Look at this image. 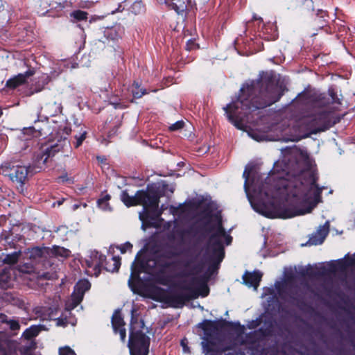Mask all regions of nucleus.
<instances>
[{
  "label": "nucleus",
  "mask_w": 355,
  "mask_h": 355,
  "mask_svg": "<svg viewBox=\"0 0 355 355\" xmlns=\"http://www.w3.org/2000/svg\"><path fill=\"white\" fill-rule=\"evenodd\" d=\"M243 177L244 189L252 209L270 218H289L310 213L321 202L325 187L317 184L318 176L306 150L285 149L265 179L259 182L253 166L247 165Z\"/></svg>",
  "instance_id": "f257e3e1"
},
{
  "label": "nucleus",
  "mask_w": 355,
  "mask_h": 355,
  "mask_svg": "<svg viewBox=\"0 0 355 355\" xmlns=\"http://www.w3.org/2000/svg\"><path fill=\"white\" fill-rule=\"evenodd\" d=\"M139 254L136 256L135 261L131 265V276L128 280L130 283L132 278L138 275L141 271L150 272L151 269L155 268L154 275L155 281L162 285L178 288L185 292L184 295H170L166 297V293L161 288H156L152 297L157 301L167 300L173 306L180 307L186 300L196 299L199 296L206 297L209 293L207 280L196 276L197 268L189 270L191 262H188L184 269L181 271L176 270V262H168L162 259H149L146 262L140 263V269L137 270Z\"/></svg>",
  "instance_id": "f03ea898"
},
{
  "label": "nucleus",
  "mask_w": 355,
  "mask_h": 355,
  "mask_svg": "<svg viewBox=\"0 0 355 355\" xmlns=\"http://www.w3.org/2000/svg\"><path fill=\"white\" fill-rule=\"evenodd\" d=\"M239 98L225 107L230 121L238 129L245 130L257 123L258 110L277 102L281 96L278 85L272 80L252 81L241 88Z\"/></svg>",
  "instance_id": "7ed1b4c3"
},
{
  "label": "nucleus",
  "mask_w": 355,
  "mask_h": 355,
  "mask_svg": "<svg viewBox=\"0 0 355 355\" xmlns=\"http://www.w3.org/2000/svg\"><path fill=\"white\" fill-rule=\"evenodd\" d=\"M121 199L127 207L143 205V211L139 213V218L142 223L141 228L144 230L149 227H160L163 225L164 230L168 231L167 238L170 242H184L189 231L180 226V220L187 217L185 205L171 206L169 212L174 216V220L173 222H164L160 217L164 208L163 205L160 209L158 208L159 196L153 187H148L146 191H138L133 196H129L126 191H123Z\"/></svg>",
  "instance_id": "20e7f679"
},
{
  "label": "nucleus",
  "mask_w": 355,
  "mask_h": 355,
  "mask_svg": "<svg viewBox=\"0 0 355 355\" xmlns=\"http://www.w3.org/2000/svg\"><path fill=\"white\" fill-rule=\"evenodd\" d=\"M329 94L331 103L324 98L306 103L298 121L299 128L316 134L327 130L335 123L334 112L338 110L340 101L335 96L333 89H329Z\"/></svg>",
  "instance_id": "39448f33"
},
{
  "label": "nucleus",
  "mask_w": 355,
  "mask_h": 355,
  "mask_svg": "<svg viewBox=\"0 0 355 355\" xmlns=\"http://www.w3.org/2000/svg\"><path fill=\"white\" fill-rule=\"evenodd\" d=\"M207 229L209 234L207 254L217 268L224 258L225 246L231 243L232 238L222 227V218L218 212L208 217Z\"/></svg>",
  "instance_id": "423d86ee"
},
{
  "label": "nucleus",
  "mask_w": 355,
  "mask_h": 355,
  "mask_svg": "<svg viewBox=\"0 0 355 355\" xmlns=\"http://www.w3.org/2000/svg\"><path fill=\"white\" fill-rule=\"evenodd\" d=\"M91 284L87 279L80 280L75 286L71 297L67 301L65 304L66 312L61 318L56 319L57 326L65 327L68 324L74 326L76 323L75 318L67 319V314H71L70 311L75 309L83 300L85 293L90 288Z\"/></svg>",
  "instance_id": "0eeeda50"
},
{
  "label": "nucleus",
  "mask_w": 355,
  "mask_h": 355,
  "mask_svg": "<svg viewBox=\"0 0 355 355\" xmlns=\"http://www.w3.org/2000/svg\"><path fill=\"white\" fill-rule=\"evenodd\" d=\"M295 269L292 268H285L284 271V279L281 281L276 282L274 288H267L264 289V293L262 295L263 297H266L268 305L270 303L276 302L278 299L277 296L280 298H285L286 295L290 291L291 285L295 279Z\"/></svg>",
  "instance_id": "6e6552de"
},
{
  "label": "nucleus",
  "mask_w": 355,
  "mask_h": 355,
  "mask_svg": "<svg viewBox=\"0 0 355 355\" xmlns=\"http://www.w3.org/2000/svg\"><path fill=\"white\" fill-rule=\"evenodd\" d=\"M105 257L98 252H91L89 259L85 260L88 268L87 272L89 275L98 276L102 267H105L107 271H117L121 265V259L119 257H113L111 260L105 265Z\"/></svg>",
  "instance_id": "1a4fd4ad"
},
{
  "label": "nucleus",
  "mask_w": 355,
  "mask_h": 355,
  "mask_svg": "<svg viewBox=\"0 0 355 355\" xmlns=\"http://www.w3.org/2000/svg\"><path fill=\"white\" fill-rule=\"evenodd\" d=\"M150 338L141 331H134L131 322L130 336L128 341L130 355H148L149 352Z\"/></svg>",
  "instance_id": "9d476101"
},
{
  "label": "nucleus",
  "mask_w": 355,
  "mask_h": 355,
  "mask_svg": "<svg viewBox=\"0 0 355 355\" xmlns=\"http://www.w3.org/2000/svg\"><path fill=\"white\" fill-rule=\"evenodd\" d=\"M63 133L62 135L49 141V143L42 146V155L40 157L42 164H44L47 159L53 156L55 153L60 151L64 146L69 144L67 139V135H69V131L67 128L62 130Z\"/></svg>",
  "instance_id": "9b49d317"
},
{
  "label": "nucleus",
  "mask_w": 355,
  "mask_h": 355,
  "mask_svg": "<svg viewBox=\"0 0 355 355\" xmlns=\"http://www.w3.org/2000/svg\"><path fill=\"white\" fill-rule=\"evenodd\" d=\"M0 173L5 176H8L12 182L22 184L26 180L28 169L25 166H10V164H6L1 167Z\"/></svg>",
  "instance_id": "f8f14e48"
},
{
  "label": "nucleus",
  "mask_w": 355,
  "mask_h": 355,
  "mask_svg": "<svg viewBox=\"0 0 355 355\" xmlns=\"http://www.w3.org/2000/svg\"><path fill=\"white\" fill-rule=\"evenodd\" d=\"M112 325L115 334H119L122 343L126 341L125 322L119 311H116L112 318Z\"/></svg>",
  "instance_id": "ddd939ff"
},
{
  "label": "nucleus",
  "mask_w": 355,
  "mask_h": 355,
  "mask_svg": "<svg viewBox=\"0 0 355 355\" xmlns=\"http://www.w3.org/2000/svg\"><path fill=\"white\" fill-rule=\"evenodd\" d=\"M329 231V223L327 221L320 225L317 231L309 239L307 243L309 245H317L323 243Z\"/></svg>",
  "instance_id": "4468645a"
},
{
  "label": "nucleus",
  "mask_w": 355,
  "mask_h": 355,
  "mask_svg": "<svg viewBox=\"0 0 355 355\" xmlns=\"http://www.w3.org/2000/svg\"><path fill=\"white\" fill-rule=\"evenodd\" d=\"M262 275V272L259 270L252 272H245L243 275V283L248 287H253L254 290H257Z\"/></svg>",
  "instance_id": "2eb2a0df"
},
{
  "label": "nucleus",
  "mask_w": 355,
  "mask_h": 355,
  "mask_svg": "<svg viewBox=\"0 0 355 355\" xmlns=\"http://www.w3.org/2000/svg\"><path fill=\"white\" fill-rule=\"evenodd\" d=\"M15 270L10 266L5 267L0 273V287L7 288L12 285V282L15 279Z\"/></svg>",
  "instance_id": "dca6fc26"
},
{
  "label": "nucleus",
  "mask_w": 355,
  "mask_h": 355,
  "mask_svg": "<svg viewBox=\"0 0 355 355\" xmlns=\"http://www.w3.org/2000/svg\"><path fill=\"white\" fill-rule=\"evenodd\" d=\"M33 74L34 71L33 70H28L25 73H19L13 78H10L6 82V86L9 88L14 89L17 86L23 84L26 81V78Z\"/></svg>",
  "instance_id": "f3484780"
},
{
  "label": "nucleus",
  "mask_w": 355,
  "mask_h": 355,
  "mask_svg": "<svg viewBox=\"0 0 355 355\" xmlns=\"http://www.w3.org/2000/svg\"><path fill=\"white\" fill-rule=\"evenodd\" d=\"M69 254L70 251L68 249L56 245L50 248V251L49 252V257H54L57 258H67Z\"/></svg>",
  "instance_id": "a211bd4d"
},
{
  "label": "nucleus",
  "mask_w": 355,
  "mask_h": 355,
  "mask_svg": "<svg viewBox=\"0 0 355 355\" xmlns=\"http://www.w3.org/2000/svg\"><path fill=\"white\" fill-rule=\"evenodd\" d=\"M50 251V248L44 247V248H33L30 251V257L33 259H37L38 258L49 257V252Z\"/></svg>",
  "instance_id": "6ab92c4d"
},
{
  "label": "nucleus",
  "mask_w": 355,
  "mask_h": 355,
  "mask_svg": "<svg viewBox=\"0 0 355 355\" xmlns=\"http://www.w3.org/2000/svg\"><path fill=\"white\" fill-rule=\"evenodd\" d=\"M42 325H33L26 329V331L23 333V336L26 339H31L37 336L38 334L42 331Z\"/></svg>",
  "instance_id": "aec40b11"
},
{
  "label": "nucleus",
  "mask_w": 355,
  "mask_h": 355,
  "mask_svg": "<svg viewBox=\"0 0 355 355\" xmlns=\"http://www.w3.org/2000/svg\"><path fill=\"white\" fill-rule=\"evenodd\" d=\"M110 200V196L108 194L103 195L101 198H99L97 201L98 207L104 211H111L112 207L109 204V200Z\"/></svg>",
  "instance_id": "412c9836"
},
{
  "label": "nucleus",
  "mask_w": 355,
  "mask_h": 355,
  "mask_svg": "<svg viewBox=\"0 0 355 355\" xmlns=\"http://www.w3.org/2000/svg\"><path fill=\"white\" fill-rule=\"evenodd\" d=\"M338 265L343 270L347 267L355 266V253L352 256H347L344 259L339 260Z\"/></svg>",
  "instance_id": "4be33fe9"
},
{
  "label": "nucleus",
  "mask_w": 355,
  "mask_h": 355,
  "mask_svg": "<svg viewBox=\"0 0 355 355\" xmlns=\"http://www.w3.org/2000/svg\"><path fill=\"white\" fill-rule=\"evenodd\" d=\"M129 10L134 15H139L144 12V8L141 1L137 0L131 5Z\"/></svg>",
  "instance_id": "5701e85b"
},
{
  "label": "nucleus",
  "mask_w": 355,
  "mask_h": 355,
  "mask_svg": "<svg viewBox=\"0 0 355 355\" xmlns=\"http://www.w3.org/2000/svg\"><path fill=\"white\" fill-rule=\"evenodd\" d=\"M87 12L83 10H74L70 14L71 17L73 18V21H79L86 20L87 19Z\"/></svg>",
  "instance_id": "b1692460"
},
{
  "label": "nucleus",
  "mask_w": 355,
  "mask_h": 355,
  "mask_svg": "<svg viewBox=\"0 0 355 355\" xmlns=\"http://www.w3.org/2000/svg\"><path fill=\"white\" fill-rule=\"evenodd\" d=\"M19 254V252H14L13 253L8 254L5 257L3 261L10 265L14 264L18 261Z\"/></svg>",
  "instance_id": "393cba45"
},
{
  "label": "nucleus",
  "mask_w": 355,
  "mask_h": 355,
  "mask_svg": "<svg viewBox=\"0 0 355 355\" xmlns=\"http://www.w3.org/2000/svg\"><path fill=\"white\" fill-rule=\"evenodd\" d=\"M131 92L133 96L137 98H141L146 93L144 89H139V85L138 83H133Z\"/></svg>",
  "instance_id": "a878e982"
},
{
  "label": "nucleus",
  "mask_w": 355,
  "mask_h": 355,
  "mask_svg": "<svg viewBox=\"0 0 355 355\" xmlns=\"http://www.w3.org/2000/svg\"><path fill=\"white\" fill-rule=\"evenodd\" d=\"M105 35L111 40H115L119 37L116 28H107L105 31Z\"/></svg>",
  "instance_id": "bb28decb"
},
{
  "label": "nucleus",
  "mask_w": 355,
  "mask_h": 355,
  "mask_svg": "<svg viewBox=\"0 0 355 355\" xmlns=\"http://www.w3.org/2000/svg\"><path fill=\"white\" fill-rule=\"evenodd\" d=\"M170 6H172V8L174 9L178 14H182L187 8L184 2L180 3L179 5L176 3H173L170 4Z\"/></svg>",
  "instance_id": "cd10ccee"
},
{
  "label": "nucleus",
  "mask_w": 355,
  "mask_h": 355,
  "mask_svg": "<svg viewBox=\"0 0 355 355\" xmlns=\"http://www.w3.org/2000/svg\"><path fill=\"white\" fill-rule=\"evenodd\" d=\"M59 355H76L74 351L68 346L59 348Z\"/></svg>",
  "instance_id": "c85d7f7f"
},
{
  "label": "nucleus",
  "mask_w": 355,
  "mask_h": 355,
  "mask_svg": "<svg viewBox=\"0 0 355 355\" xmlns=\"http://www.w3.org/2000/svg\"><path fill=\"white\" fill-rule=\"evenodd\" d=\"M132 248V245L129 242H126V243L121 245L119 247V249L121 251V252L123 254V253L126 252L127 251L131 250Z\"/></svg>",
  "instance_id": "c756f323"
},
{
  "label": "nucleus",
  "mask_w": 355,
  "mask_h": 355,
  "mask_svg": "<svg viewBox=\"0 0 355 355\" xmlns=\"http://www.w3.org/2000/svg\"><path fill=\"white\" fill-rule=\"evenodd\" d=\"M184 122L182 121H178L170 126V130L173 131L178 130L182 128Z\"/></svg>",
  "instance_id": "7c9ffc66"
},
{
  "label": "nucleus",
  "mask_w": 355,
  "mask_h": 355,
  "mask_svg": "<svg viewBox=\"0 0 355 355\" xmlns=\"http://www.w3.org/2000/svg\"><path fill=\"white\" fill-rule=\"evenodd\" d=\"M201 325H202V328L205 331V334L208 336L209 333L207 332V331L211 329V327L213 326L212 322L206 321L204 323H202Z\"/></svg>",
  "instance_id": "2f4dec72"
},
{
  "label": "nucleus",
  "mask_w": 355,
  "mask_h": 355,
  "mask_svg": "<svg viewBox=\"0 0 355 355\" xmlns=\"http://www.w3.org/2000/svg\"><path fill=\"white\" fill-rule=\"evenodd\" d=\"M86 137V132H84L82 133L78 137H76V148H78L83 143V141L85 140Z\"/></svg>",
  "instance_id": "473e14b6"
},
{
  "label": "nucleus",
  "mask_w": 355,
  "mask_h": 355,
  "mask_svg": "<svg viewBox=\"0 0 355 355\" xmlns=\"http://www.w3.org/2000/svg\"><path fill=\"white\" fill-rule=\"evenodd\" d=\"M10 327L12 330H17L19 329V324L18 322L15 320H10L9 322Z\"/></svg>",
  "instance_id": "72a5a7b5"
},
{
  "label": "nucleus",
  "mask_w": 355,
  "mask_h": 355,
  "mask_svg": "<svg viewBox=\"0 0 355 355\" xmlns=\"http://www.w3.org/2000/svg\"><path fill=\"white\" fill-rule=\"evenodd\" d=\"M196 44L193 40H189L187 43V49L189 51L193 50L196 48Z\"/></svg>",
  "instance_id": "f704fd0d"
},
{
  "label": "nucleus",
  "mask_w": 355,
  "mask_h": 355,
  "mask_svg": "<svg viewBox=\"0 0 355 355\" xmlns=\"http://www.w3.org/2000/svg\"><path fill=\"white\" fill-rule=\"evenodd\" d=\"M19 271L23 272V273H28V272H31L32 271V268L31 267H28L27 266H21L19 268Z\"/></svg>",
  "instance_id": "c9c22d12"
},
{
  "label": "nucleus",
  "mask_w": 355,
  "mask_h": 355,
  "mask_svg": "<svg viewBox=\"0 0 355 355\" xmlns=\"http://www.w3.org/2000/svg\"><path fill=\"white\" fill-rule=\"evenodd\" d=\"M53 311L48 315H42L41 317L43 320H53Z\"/></svg>",
  "instance_id": "e433bc0d"
},
{
  "label": "nucleus",
  "mask_w": 355,
  "mask_h": 355,
  "mask_svg": "<svg viewBox=\"0 0 355 355\" xmlns=\"http://www.w3.org/2000/svg\"><path fill=\"white\" fill-rule=\"evenodd\" d=\"M226 355H245V352H243L241 350H239V351H234V352H232V353L228 352V354H227Z\"/></svg>",
  "instance_id": "4c0bfd02"
},
{
  "label": "nucleus",
  "mask_w": 355,
  "mask_h": 355,
  "mask_svg": "<svg viewBox=\"0 0 355 355\" xmlns=\"http://www.w3.org/2000/svg\"><path fill=\"white\" fill-rule=\"evenodd\" d=\"M43 78L44 79V84H47L51 80V78L49 76H47V75H44Z\"/></svg>",
  "instance_id": "58836bf2"
},
{
  "label": "nucleus",
  "mask_w": 355,
  "mask_h": 355,
  "mask_svg": "<svg viewBox=\"0 0 355 355\" xmlns=\"http://www.w3.org/2000/svg\"><path fill=\"white\" fill-rule=\"evenodd\" d=\"M97 159L101 163H103L104 161H105V158L104 157H97Z\"/></svg>",
  "instance_id": "ea45409f"
},
{
  "label": "nucleus",
  "mask_w": 355,
  "mask_h": 355,
  "mask_svg": "<svg viewBox=\"0 0 355 355\" xmlns=\"http://www.w3.org/2000/svg\"><path fill=\"white\" fill-rule=\"evenodd\" d=\"M42 309H43V308H37L36 313H39L42 312Z\"/></svg>",
  "instance_id": "a19ab883"
},
{
  "label": "nucleus",
  "mask_w": 355,
  "mask_h": 355,
  "mask_svg": "<svg viewBox=\"0 0 355 355\" xmlns=\"http://www.w3.org/2000/svg\"><path fill=\"white\" fill-rule=\"evenodd\" d=\"M182 345L183 346V349L184 352H187V347L186 346L184 345V343L183 341H182Z\"/></svg>",
  "instance_id": "79ce46f5"
},
{
  "label": "nucleus",
  "mask_w": 355,
  "mask_h": 355,
  "mask_svg": "<svg viewBox=\"0 0 355 355\" xmlns=\"http://www.w3.org/2000/svg\"><path fill=\"white\" fill-rule=\"evenodd\" d=\"M25 131H26V133L28 132H33V130H32V128H30L25 129Z\"/></svg>",
  "instance_id": "37998d69"
},
{
  "label": "nucleus",
  "mask_w": 355,
  "mask_h": 355,
  "mask_svg": "<svg viewBox=\"0 0 355 355\" xmlns=\"http://www.w3.org/2000/svg\"><path fill=\"white\" fill-rule=\"evenodd\" d=\"M59 179L62 181V182H64V181H67V179L65 178V177H60L59 178Z\"/></svg>",
  "instance_id": "c03bdc74"
},
{
  "label": "nucleus",
  "mask_w": 355,
  "mask_h": 355,
  "mask_svg": "<svg viewBox=\"0 0 355 355\" xmlns=\"http://www.w3.org/2000/svg\"><path fill=\"white\" fill-rule=\"evenodd\" d=\"M261 18L260 17H258L257 15H254L253 16V19L254 20H258V19H260Z\"/></svg>",
  "instance_id": "a18cd8bd"
},
{
  "label": "nucleus",
  "mask_w": 355,
  "mask_h": 355,
  "mask_svg": "<svg viewBox=\"0 0 355 355\" xmlns=\"http://www.w3.org/2000/svg\"><path fill=\"white\" fill-rule=\"evenodd\" d=\"M169 190H170V191H171V193H173V190H174L173 187V186H171V188H170V189H169Z\"/></svg>",
  "instance_id": "49530a36"
},
{
  "label": "nucleus",
  "mask_w": 355,
  "mask_h": 355,
  "mask_svg": "<svg viewBox=\"0 0 355 355\" xmlns=\"http://www.w3.org/2000/svg\"><path fill=\"white\" fill-rule=\"evenodd\" d=\"M78 207V205H73V209H76Z\"/></svg>",
  "instance_id": "de8ad7c7"
},
{
  "label": "nucleus",
  "mask_w": 355,
  "mask_h": 355,
  "mask_svg": "<svg viewBox=\"0 0 355 355\" xmlns=\"http://www.w3.org/2000/svg\"><path fill=\"white\" fill-rule=\"evenodd\" d=\"M252 137L255 140L259 141V139H258V138H257V137H254V136H252Z\"/></svg>",
  "instance_id": "09e8293b"
},
{
  "label": "nucleus",
  "mask_w": 355,
  "mask_h": 355,
  "mask_svg": "<svg viewBox=\"0 0 355 355\" xmlns=\"http://www.w3.org/2000/svg\"><path fill=\"white\" fill-rule=\"evenodd\" d=\"M275 38H276V35H273L272 37V40H275Z\"/></svg>",
  "instance_id": "8fccbe9b"
},
{
  "label": "nucleus",
  "mask_w": 355,
  "mask_h": 355,
  "mask_svg": "<svg viewBox=\"0 0 355 355\" xmlns=\"http://www.w3.org/2000/svg\"><path fill=\"white\" fill-rule=\"evenodd\" d=\"M202 345L203 347H205V343L204 342H202Z\"/></svg>",
  "instance_id": "3c124183"
},
{
  "label": "nucleus",
  "mask_w": 355,
  "mask_h": 355,
  "mask_svg": "<svg viewBox=\"0 0 355 355\" xmlns=\"http://www.w3.org/2000/svg\"><path fill=\"white\" fill-rule=\"evenodd\" d=\"M175 255H178V254L175 253V254H173V256H175Z\"/></svg>",
  "instance_id": "603ef678"
}]
</instances>
